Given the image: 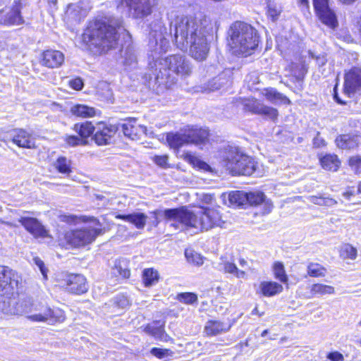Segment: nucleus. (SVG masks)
<instances>
[{
	"label": "nucleus",
	"instance_id": "4",
	"mask_svg": "<svg viewBox=\"0 0 361 361\" xmlns=\"http://www.w3.org/2000/svg\"><path fill=\"white\" fill-rule=\"evenodd\" d=\"M155 44V48L152 51L149 57L154 61L153 64L150 63L151 68L154 69L155 80L159 82H165V80L170 77V72L176 73L182 77H186L191 74L192 67L189 61L180 55H172L164 59L157 58V54L166 52L169 47V42L159 35L158 39L150 40L151 46Z\"/></svg>",
	"mask_w": 361,
	"mask_h": 361
},
{
	"label": "nucleus",
	"instance_id": "43",
	"mask_svg": "<svg viewBox=\"0 0 361 361\" xmlns=\"http://www.w3.org/2000/svg\"><path fill=\"white\" fill-rule=\"evenodd\" d=\"M273 271L275 279L281 283H287L288 277L286 274L285 268L282 262H275L273 265Z\"/></svg>",
	"mask_w": 361,
	"mask_h": 361
},
{
	"label": "nucleus",
	"instance_id": "62",
	"mask_svg": "<svg viewBox=\"0 0 361 361\" xmlns=\"http://www.w3.org/2000/svg\"><path fill=\"white\" fill-rule=\"evenodd\" d=\"M298 4L302 11L309 8L308 0H299Z\"/></svg>",
	"mask_w": 361,
	"mask_h": 361
},
{
	"label": "nucleus",
	"instance_id": "38",
	"mask_svg": "<svg viewBox=\"0 0 361 361\" xmlns=\"http://www.w3.org/2000/svg\"><path fill=\"white\" fill-rule=\"evenodd\" d=\"M310 293L312 295H333L335 293V288L331 286L323 283H314L311 286Z\"/></svg>",
	"mask_w": 361,
	"mask_h": 361
},
{
	"label": "nucleus",
	"instance_id": "33",
	"mask_svg": "<svg viewBox=\"0 0 361 361\" xmlns=\"http://www.w3.org/2000/svg\"><path fill=\"white\" fill-rule=\"evenodd\" d=\"M71 113L78 117L89 118L96 115V109L85 104H76L71 107Z\"/></svg>",
	"mask_w": 361,
	"mask_h": 361
},
{
	"label": "nucleus",
	"instance_id": "6",
	"mask_svg": "<svg viewBox=\"0 0 361 361\" xmlns=\"http://www.w3.org/2000/svg\"><path fill=\"white\" fill-rule=\"evenodd\" d=\"M223 164L233 175L250 176L255 171L254 159L235 148L226 152Z\"/></svg>",
	"mask_w": 361,
	"mask_h": 361
},
{
	"label": "nucleus",
	"instance_id": "41",
	"mask_svg": "<svg viewBox=\"0 0 361 361\" xmlns=\"http://www.w3.org/2000/svg\"><path fill=\"white\" fill-rule=\"evenodd\" d=\"M121 56L123 59V64L126 66H134L137 63V57L135 50L132 47H127L121 50Z\"/></svg>",
	"mask_w": 361,
	"mask_h": 361
},
{
	"label": "nucleus",
	"instance_id": "37",
	"mask_svg": "<svg viewBox=\"0 0 361 361\" xmlns=\"http://www.w3.org/2000/svg\"><path fill=\"white\" fill-rule=\"evenodd\" d=\"M339 254L343 259L355 260L357 256V250L351 244L345 243L341 245Z\"/></svg>",
	"mask_w": 361,
	"mask_h": 361
},
{
	"label": "nucleus",
	"instance_id": "47",
	"mask_svg": "<svg viewBox=\"0 0 361 361\" xmlns=\"http://www.w3.org/2000/svg\"><path fill=\"white\" fill-rule=\"evenodd\" d=\"M114 274H118L123 279H128L130 275V270L128 269L124 261H118L115 263Z\"/></svg>",
	"mask_w": 361,
	"mask_h": 361
},
{
	"label": "nucleus",
	"instance_id": "45",
	"mask_svg": "<svg viewBox=\"0 0 361 361\" xmlns=\"http://www.w3.org/2000/svg\"><path fill=\"white\" fill-rule=\"evenodd\" d=\"M185 256L188 262L194 265L200 266L204 263L203 257L199 253L192 250H185Z\"/></svg>",
	"mask_w": 361,
	"mask_h": 361
},
{
	"label": "nucleus",
	"instance_id": "20",
	"mask_svg": "<svg viewBox=\"0 0 361 361\" xmlns=\"http://www.w3.org/2000/svg\"><path fill=\"white\" fill-rule=\"evenodd\" d=\"M125 136L131 140H139L143 135H147V128L136 123L135 119L130 120L121 125Z\"/></svg>",
	"mask_w": 361,
	"mask_h": 361
},
{
	"label": "nucleus",
	"instance_id": "28",
	"mask_svg": "<svg viewBox=\"0 0 361 361\" xmlns=\"http://www.w3.org/2000/svg\"><path fill=\"white\" fill-rule=\"evenodd\" d=\"M263 96L274 104H290V100L283 94L277 92L274 88H267L262 92Z\"/></svg>",
	"mask_w": 361,
	"mask_h": 361
},
{
	"label": "nucleus",
	"instance_id": "58",
	"mask_svg": "<svg viewBox=\"0 0 361 361\" xmlns=\"http://www.w3.org/2000/svg\"><path fill=\"white\" fill-rule=\"evenodd\" d=\"M309 54L312 59H314L316 60L318 66H319L325 65L327 61L326 57L324 55L315 56L312 51H309Z\"/></svg>",
	"mask_w": 361,
	"mask_h": 361
},
{
	"label": "nucleus",
	"instance_id": "11",
	"mask_svg": "<svg viewBox=\"0 0 361 361\" xmlns=\"http://www.w3.org/2000/svg\"><path fill=\"white\" fill-rule=\"evenodd\" d=\"M130 13L134 18H144L152 13L153 8L157 4V0H126Z\"/></svg>",
	"mask_w": 361,
	"mask_h": 361
},
{
	"label": "nucleus",
	"instance_id": "42",
	"mask_svg": "<svg viewBox=\"0 0 361 361\" xmlns=\"http://www.w3.org/2000/svg\"><path fill=\"white\" fill-rule=\"evenodd\" d=\"M54 167L61 173H70L71 161L65 157H59L53 164Z\"/></svg>",
	"mask_w": 361,
	"mask_h": 361
},
{
	"label": "nucleus",
	"instance_id": "21",
	"mask_svg": "<svg viewBox=\"0 0 361 361\" xmlns=\"http://www.w3.org/2000/svg\"><path fill=\"white\" fill-rule=\"evenodd\" d=\"M12 141L20 147L28 149L35 147L34 137L23 129H16L13 131Z\"/></svg>",
	"mask_w": 361,
	"mask_h": 361
},
{
	"label": "nucleus",
	"instance_id": "64",
	"mask_svg": "<svg viewBox=\"0 0 361 361\" xmlns=\"http://www.w3.org/2000/svg\"><path fill=\"white\" fill-rule=\"evenodd\" d=\"M334 99L336 100V102L339 104H345V102L341 100L338 96V93L336 92V86L334 87Z\"/></svg>",
	"mask_w": 361,
	"mask_h": 361
},
{
	"label": "nucleus",
	"instance_id": "60",
	"mask_svg": "<svg viewBox=\"0 0 361 361\" xmlns=\"http://www.w3.org/2000/svg\"><path fill=\"white\" fill-rule=\"evenodd\" d=\"M60 218L62 221L67 223L73 222L76 219V216L73 215H62Z\"/></svg>",
	"mask_w": 361,
	"mask_h": 361
},
{
	"label": "nucleus",
	"instance_id": "23",
	"mask_svg": "<svg viewBox=\"0 0 361 361\" xmlns=\"http://www.w3.org/2000/svg\"><path fill=\"white\" fill-rule=\"evenodd\" d=\"M283 290V286L277 282L264 281L260 282L257 293L264 297H273L282 293Z\"/></svg>",
	"mask_w": 361,
	"mask_h": 361
},
{
	"label": "nucleus",
	"instance_id": "19",
	"mask_svg": "<svg viewBox=\"0 0 361 361\" xmlns=\"http://www.w3.org/2000/svg\"><path fill=\"white\" fill-rule=\"evenodd\" d=\"M87 14V10L80 4H71L67 7L65 19L71 25L79 23Z\"/></svg>",
	"mask_w": 361,
	"mask_h": 361
},
{
	"label": "nucleus",
	"instance_id": "22",
	"mask_svg": "<svg viewBox=\"0 0 361 361\" xmlns=\"http://www.w3.org/2000/svg\"><path fill=\"white\" fill-rule=\"evenodd\" d=\"M166 141L171 148L178 149L185 145L190 144L187 129L178 133H169L166 135Z\"/></svg>",
	"mask_w": 361,
	"mask_h": 361
},
{
	"label": "nucleus",
	"instance_id": "9",
	"mask_svg": "<svg viewBox=\"0 0 361 361\" xmlns=\"http://www.w3.org/2000/svg\"><path fill=\"white\" fill-rule=\"evenodd\" d=\"M102 233V229L85 228L71 231L66 235V238L73 246L82 247L92 243L97 235Z\"/></svg>",
	"mask_w": 361,
	"mask_h": 361
},
{
	"label": "nucleus",
	"instance_id": "8",
	"mask_svg": "<svg viewBox=\"0 0 361 361\" xmlns=\"http://www.w3.org/2000/svg\"><path fill=\"white\" fill-rule=\"evenodd\" d=\"M21 283L18 274L6 266H0V295L10 298L13 296Z\"/></svg>",
	"mask_w": 361,
	"mask_h": 361
},
{
	"label": "nucleus",
	"instance_id": "59",
	"mask_svg": "<svg viewBox=\"0 0 361 361\" xmlns=\"http://www.w3.org/2000/svg\"><path fill=\"white\" fill-rule=\"evenodd\" d=\"M313 145L315 147H322L326 145L325 140L319 136V133L318 132L317 136L313 140Z\"/></svg>",
	"mask_w": 361,
	"mask_h": 361
},
{
	"label": "nucleus",
	"instance_id": "53",
	"mask_svg": "<svg viewBox=\"0 0 361 361\" xmlns=\"http://www.w3.org/2000/svg\"><path fill=\"white\" fill-rule=\"evenodd\" d=\"M33 261L36 266L39 269L42 274L44 278L46 279L47 278V269L45 267L43 261L39 257H35Z\"/></svg>",
	"mask_w": 361,
	"mask_h": 361
},
{
	"label": "nucleus",
	"instance_id": "18",
	"mask_svg": "<svg viewBox=\"0 0 361 361\" xmlns=\"http://www.w3.org/2000/svg\"><path fill=\"white\" fill-rule=\"evenodd\" d=\"M18 221L35 238H45L48 236V231L37 219L22 216L19 219Z\"/></svg>",
	"mask_w": 361,
	"mask_h": 361
},
{
	"label": "nucleus",
	"instance_id": "63",
	"mask_svg": "<svg viewBox=\"0 0 361 361\" xmlns=\"http://www.w3.org/2000/svg\"><path fill=\"white\" fill-rule=\"evenodd\" d=\"M213 200V196L211 195H204L202 197V201L207 204H209Z\"/></svg>",
	"mask_w": 361,
	"mask_h": 361
},
{
	"label": "nucleus",
	"instance_id": "55",
	"mask_svg": "<svg viewBox=\"0 0 361 361\" xmlns=\"http://www.w3.org/2000/svg\"><path fill=\"white\" fill-rule=\"evenodd\" d=\"M70 86L76 90H80L83 87V82L80 78H77L69 81Z\"/></svg>",
	"mask_w": 361,
	"mask_h": 361
},
{
	"label": "nucleus",
	"instance_id": "12",
	"mask_svg": "<svg viewBox=\"0 0 361 361\" xmlns=\"http://www.w3.org/2000/svg\"><path fill=\"white\" fill-rule=\"evenodd\" d=\"M313 5L319 19L330 28H335L337 25L336 14L329 6V0H313Z\"/></svg>",
	"mask_w": 361,
	"mask_h": 361
},
{
	"label": "nucleus",
	"instance_id": "39",
	"mask_svg": "<svg viewBox=\"0 0 361 361\" xmlns=\"http://www.w3.org/2000/svg\"><path fill=\"white\" fill-rule=\"evenodd\" d=\"M142 280L146 287H149L159 281V273L153 269H145L142 273Z\"/></svg>",
	"mask_w": 361,
	"mask_h": 361
},
{
	"label": "nucleus",
	"instance_id": "50",
	"mask_svg": "<svg viewBox=\"0 0 361 361\" xmlns=\"http://www.w3.org/2000/svg\"><path fill=\"white\" fill-rule=\"evenodd\" d=\"M66 143L70 147H76L78 145H85L87 144V141L79 138L75 135H66L64 138Z\"/></svg>",
	"mask_w": 361,
	"mask_h": 361
},
{
	"label": "nucleus",
	"instance_id": "26",
	"mask_svg": "<svg viewBox=\"0 0 361 361\" xmlns=\"http://www.w3.org/2000/svg\"><path fill=\"white\" fill-rule=\"evenodd\" d=\"M116 218L133 224L137 229L144 228L147 220V216L141 212H134L129 214H117Z\"/></svg>",
	"mask_w": 361,
	"mask_h": 361
},
{
	"label": "nucleus",
	"instance_id": "44",
	"mask_svg": "<svg viewBox=\"0 0 361 361\" xmlns=\"http://www.w3.org/2000/svg\"><path fill=\"white\" fill-rule=\"evenodd\" d=\"M308 200L310 202L319 206L333 207L337 204V201L334 199L322 195H312L309 197Z\"/></svg>",
	"mask_w": 361,
	"mask_h": 361
},
{
	"label": "nucleus",
	"instance_id": "40",
	"mask_svg": "<svg viewBox=\"0 0 361 361\" xmlns=\"http://www.w3.org/2000/svg\"><path fill=\"white\" fill-rule=\"evenodd\" d=\"M307 274L311 277H324L326 269L322 264L316 262H310L307 267Z\"/></svg>",
	"mask_w": 361,
	"mask_h": 361
},
{
	"label": "nucleus",
	"instance_id": "7",
	"mask_svg": "<svg viewBox=\"0 0 361 361\" xmlns=\"http://www.w3.org/2000/svg\"><path fill=\"white\" fill-rule=\"evenodd\" d=\"M63 310L59 307H51L46 303L37 301L32 314L29 316V320L33 322L46 323L55 325L63 323L66 320Z\"/></svg>",
	"mask_w": 361,
	"mask_h": 361
},
{
	"label": "nucleus",
	"instance_id": "61",
	"mask_svg": "<svg viewBox=\"0 0 361 361\" xmlns=\"http://www.w3.org/2000/svg\"><path fill=\"white\" fill-rule=\"evenodd\" d=\"M206 72V73H209V75H212L216 73V68L214 66H209L207 67L203 68L202 73Z\"/></svg>",
	"mask_w": 361,
	"mask_h": 361
},
{
	"label": "nucleus",
	"instance_id": "30",
	"mask_svg": "<svg viewBox=\"0 0 361 361\" xmlns=\"http://www.w3.org/2000/svg\"><path fill=\"white\" fill-rule=\"evenodd\" d=\"M229 327L219 321L210 320L206 323L204 326V332L208 336H216L223 332H226Z\"/></svg>",
	"mask_w": 361,
	"mask_h": 361
},
{
	"label": "nucleus",
	"instance_id": "2",
	"mask_svg": "<svg viewBox=\"0 0 361 361\" xmlns=\"http://www.w3.org/2000/svg\"><path fill=\"white\" fill-rule=\"evenodd\" d=\"M153 214L155 216V226L160 222L157 215L162 214L164 219L170 223L169 226L178 231L195 228L200 231H207L215 227H222L224 224L220 212L209 207L193 212L183 207L164 211L156 210Z\"/></svg>",
	"mask_w": 361,
	"mask_h": 361
},
{
	"label": "nucleus",
	"instance_id": "27",
	"mask_svg": "<svg viewBox=\"0 0 361 361\" xmlns=\"http://www.w3.org/2000/svg\"><path fill=\"white\" fill-rule=\"evenodd\" d=\"M217 269L226 274H233L238 279H245L246 274L244 271L239 270L236 265L226 259L221 257L220 262L218 263Z\"/></svg>",
	"mask_w": 361,
	"mask_h": 361
},
{
	"label": "nucleus",
	"instance_id": "54",
	"mask_svg": "<svg viewBox=\"0 0 361 361\" xmlns=\"http://www.w3.org/2000/svg\"><path fill=\"white\" fill-rule=\"evenodd\" d=\"M181 157L184 160L188 161L189 163L193 165L198 164V163L200 162L199 159L190 152H183V154L181 155Z\"/></svg>",
	"mask_w": 361,
	"mask_h": 361
},
{
	"label": "nucleus",
	"instance_id": "24",
	"mask_svg": "<svg viewBox=\"0 0 361 361\" xmlns=\"http://www.w3.org/2000/svg\"><path fill=\"white\" fill-rule=\"evenodd\" d=\"M361 142L359 135H341L335 140L337 147L342 149H353L356 148Z\"/></svg>",
	"mask_w": 361,
	"mask_h": 361
},
{
	"label": "nucleus",
	"instance_id": "35",
	"mask_svg": "<svg viewBox=\"0 0 361 361\" xmlns=\"http://www.w3.org/2000/svg\"><path fill=\"white\" fill-rule=\"evenodd\" d=\"M73 129L80 135L82 139L84 140L93 133L95 128L91 122L86 121L81 123H76Z\"/></svg>",
	"mask_w": 361,
	"mask_h": 361
},
{
	"label": "nucleus",
	"instance_id": "10",
	"mask_svg": "<svg viewBox=\"0 0 361 361\" xmlns=\"http://www.w3.org/2000/svg\"><path fill=\"white\" fill-rule=\"evenodd\" d=\"M23 4L20 0H14L12 6L0 11V24L7 26H18L25 23L21 15Z\"/></svg>",
	"mask_w": 361,
	"mask_h": 361
},
{
	"label": "nucleus",
	"instance_id": "32",
	"mask_svg": "<svg viewBox=\"0 0 361 361\" xmlns=\"http://www.w3.org/2000/svg\"><path fill=\"white\" fill-rule=\"evenodd\" d=\"M320 164L326 170L336 171L340 166L341 161L336 154H326L320 158Z\"/></svg>",
	"mask_w": 361,
	"mask_h": 361
},
{
	"label": "nucleus",
	"instance_id": "36",
	"mask_svg": "<svg viewBox=\"0 0 361 361\" xmlns=\"http://www.w3.org/2000/svg\"><path fill=\"white\" fill-rule=\"evenodd\" d=\"M228 200L231 204L244 206L247 204V192L243 191H233L229 193Z\"/></svg>",
	"mask_w": 361,
	"mask_h": 361
},
{
	"label": "nucleus",
	"instance_id": "15",
	"mask_svg": "<svg viewBox=\"0 0 361 361\" xmlns=\"http://www.w3.org/2000/svg\"><path fill=\"white\" fill-rule=\"evenodd\" d=\"M65 283L62 286H66V290L74 294H82L88 290L86 283V279L81 274H68L64 279Z\"/></svg>",
	"mask_w": 361,
	"mask_h": 361
},
{
	"label": "nucleus",
	"instance_id": "14",
	"mask_svg": "<svg viewBox=\"0 0 361 361\" xmlns=\"http://www.w3.org/2000/svg\"><path fill=\"white\" fill-rule=\"evenodd\" d=\"M243 105L246 111L253 114L266 116L273 121H275L279 116V112L276 109L266 106L256 99H245Z\"/></svg>",
	"mask_w": 361,
	"mask_h": 361
},
{
	"label": "nucleus",
	"instance_id": "49",
	"mask_svg": "<svg viewBox=\"0 0 361 361\" xmlns=\"http://www.w3.org/2000/svg\"><path fill=\"white\" fill-rule=\"evenodd\" d=\"M177 299L185 304H193L197 300V297L192 293H183L178 295Z\"/></svg>",
	"mask_w": 361,
	"mask_h": 361
},
{
	"label": "nucleus",
	"instance_id": "51",
	"mask_svg": "<svg viewBox=\"0 0 361 361\" xmlns=\"http://www.w3.org/2000/svg\"><path fill=\"white\" fill-rule=\"evenodd\" d=\"M150 352L152 355L159 359L164 358L170 355V350L169 349L153 348Z\"/></svg>",
	"mask_w": 361,
	"mask_h": 361
},
{
	"label": "nucleus",
	"instance_id": "29",
	"mask_svg": "<svg viewBox=\"0 0 361 361\" xmlns=\"http://www.w3.org/2000/svg\"><path fill=\"white\" fill-rule=\"evenodd\" d=\"M37 302V301L34 300L30 297L21 298L16 304V312L18 314H26L27 318L29 319V316L32 314Z\"/></svg>",
	"mask_w": 361,
	"mask_h": 361
},
{
	"label": "nucleus",
	"instance_id": "5",
	"mask_svg": "<svg viewBox=\"0 0 361 361\" xmlns=\"http://www.w3.org/2000/svg\"><path fill=\"white\" fill-rule=\"evenodd\" d=\"M229 44L235 55L247 56L252 54L258 47L259 36L257 30L250 25L236 21L229 30Z\"/></svg>",
	"mask_w": 361,
	"mask_h": 361
},
{
	"label": "nucleus",
	"instance_id": "52",
	"mask_svg": "<svg viewBox=\"0 0 361 361\" xmlns=\"http://www.w3.org/2000/svg\"><path fill=\"white\" fill-rule=\"evenodd\" d=\"M153 160L158 166L166 168L168 165L169 157L167 155L154 156Z\"/></svg>",
	"mask_w": 361,
	"mask_h": 361
},
{
	"label": "nucleus",
	"instance_id": "17",
	"mask_svg": "<svg viewBox=\"0 0 361 361\" xmlns=\"http://www.w3.org/2000/svg\"><path fill=\"white\" fill-rule=\"evenodd\" d=\"M64 59V54L61 51L47 49L42 54L40 63L49 68H57L63 63Z\"/></svg>",
	"mask_w": 361,
	"mask_h": 361
},
{
	"label": "nucleus",
	"instance_id": "46",
	"mask_svg": "<svg viewBox=\"0 0 361 361\" xmlns=\"http://www.w3.org/2000/svg\"><path fill=\"white\" fill-rule=\"evenodd\" d=\"M247 204L252 206H257L265 202V195L262 192H250L247 193Z\"/></svg>",
	"mask_w": 361,
	"mask_h": 361
},
{
	"label": "nucleus",
	"instance_id": "57",
	"mask_svg": "<svg viewBox=\"0 0 361 361\" xmlns=\"http://www.w3.org/2000/svg\"><path fill=\"white\" fill-rule=\"evenodd\" d=\"M267 13L269 16H270L273 20H275L277 19L281 11L279 9H277L275 6L269 5Z\"/></svg>",
	"mask_w": 361,
	"mask_h": 361
},
{
	"label": "nucleus",
	"instance_id": "34",
	"mask_svg": "<svg viewBox=\"0 0 361 361\" xmlns=\"http://www.w3.org/2000/svg\"><path fill=\"white\" fill-rule=\"evenodd\" d=\"M145 331L161 341H167L168 335L165 333L164 326L158 325L157 322L148 324L145 328Z\"/></svg>",
	"mask_w": 361,
	"mask_h": 361
},
{
	"label": "nucleus",
	"instance_id": "31",
	"mask_svg": "<svg viewBox=\"0 0 361 361\" xmlns=\"http://www.w3.org/2000/svg\"><path fill=\"white\" fill-rule=\"evenodd\" d=\"M228 82V79L224 75H219L217 77L213 78L207 84L201 87V92H210L219 90L221 87Z\"/></svg>",
	"mask_w": 361,
	"mask_h": 361
},
{
	"label": "nucleus",
	"instance_id": "25",
	"mask_svg": "<svg viewBox=\"0 0 361 361\" xmlns=\"http://www.w3.org/2000/svg\"><path fill=\"white\" fill-rule=\"evenodd\" d=\"M190 144L200 145L208 140L209 132L207 129L191 127L186 128Z\"/></svg>",
	"mask_w": 361,
	"mask_h": 361
},
{
	"label": "nucleus",
	"instance_id": "56",
	"mask_svg": "<svg viewBox=\"0 0 361 361\" xmlns=\"http://www.w3.org/2000/svg\"><path fill=\"white\" fill-rule=\"evenodd\" d=\"M326 357L331 361H344L343 355L338 351L329 353Z\"/></svg>",
	"mask_w": 361,
	"mask_h": 361
},
{
	"label": "nucleus",
	"instance_id": "16",
	"mask_svg": "<svg viewBox=\"0 0 361 361\" xmlns=\"http://www.w3.org/2000/svg\"><path fill=\"white\" fill-rule=\"evenodd\" d=\"M116 130L114 126L99 123L95 127V133L93 138L98 145H108Z\"/></svg>",
	"mask_w": 361,
	"mask_h": 361
},
{
	"label": "nucleus",
	"instance_id": "1",
	"mask_svg": "<svg viewBox=\"0 0 361 361\" xmlns=\"http://www.w3.org/2000/svg\"><path fill=\"white\" fill-rule=\"evenodd\" d=\"M171 27L178 49L185 51L189 49L190 55L197 61L206 59L209 51L207 35L213 28L209 18L204 15L178 16Z\"/></svg>",
	"mask_w": 361,
	"mask_h": 361
},
{
	"label": "nucleus",
	"instance_id": "13",
	"mask_svg": "<svg viewBox=\"0 0 361 361\" xmlns=\"http://www.w3.org/2000/svg\"><path fill=\"white\" fill-rule=\"evenodd\" d=\"M361 92V68H353L344 76L343 92L349 97Z\"/></svg>",
	"mask_w": 361,
	"mask_h": 361
},
{
	"label": "nucleus",
	"instance_id": "3",
	"mask_svg": "<svg viewBox=\"0 0 361 361\" xmlns=\"http://www.w3.org/2000/svg\"><path fill=\"white\" fill-rule=\"evenodd\" d=\"M122 20L114 17L104 18L91 23L82 35L87 47L96 54L106 52L118 44Z\"/></svg>",
	"mask_w": 361,
	"mask_h": 361
},
{
	"label": "nucleus",
	"instance_id": "48",
	"mask_svg": "<svg viewBox=\"0 0 361 361\" xmlns=\"http://www.w3.org/2000/svg\"><path fill=\"white\" fill-rule=\"evenodd\" d=\"M348 165L355 173H361V157L360 156L350 157L348 159Z\"/></svg>",
	"mask_w": 361,
	"mask_h": 361
}]
</instances>
